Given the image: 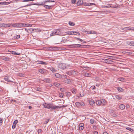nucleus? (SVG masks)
<instances>
[{
    "mask_svg": "<svg viewBox=\"0 0 134 134\" xmlns=\"http://www.w3.org/2000/svg\"><path fill=\"white\" fill-rule=\"evenodd\" d=\"M42 105L44 108L48 109H51L52 110H53L54 104L52 103H44Z\"/></svg>",
    "mask_w": 134,
    "mask_h": 134,
    "instance_id": "nucleus-1",
    "label": "nucleus"
},
{
    "mask_svg": "<svg viewBox=\"0 0 134 134\" xmlns=\"http://www.w3.org/2000/svg\"><path fill=\"white\" fill-rule=\"evenodd\" d=\"M32 25L29 24L23 23H17V27H31Z\"/></svg>",
    "mask_w": 134,
    "mask_h": 134,
    "instance_id": "nucleus-2",
    "label": "nucleus"
},
{
    "mask_svg": "<svg viewBox=\"0 0 134 134\" xmlns=\"http://www.w3.org/2000/svg\"><path fill=\"white\" fill-rule=\"evenodd\" d=\"M61 33L59 30H55L52 32L50 34V36H52L55 35H59Z\"/></svg>",
    "mask_w": 134,
    "mask_h": 134,
    "instance_id": "nucleus-3",
    "label": "nucleus"
},
{
    "mask_svg": "<svg viewBox=\"0 0 134 134\" xmlns=\"http://www.w3.org/2000/svg\"><path fill=\"white\" fill-rule=\"evenodd\" d=\"M58 67L60 69H64L66 68V64L64 63H60L58 64Z\"/></svg>",
    "mask_w": 134,
    "mask_h": 134,
    "instance_id": "nucleus-4",
    "label": "nucleus"
},
{
    "mask_svg": "<svg viewBox=\"0 0 134 134\" xmlns=\"http://www.w3.org/2000/svg\"><path fill=\"white\" fill-rule=\"evenodd\" d=\"M46 70L44 69H40L38 70V71L42 74H44L46 73Z\"/></svg>",
    "mask_w": 134,
    "mask_h": 134,
    "instance_id": "nucleus-5",
    "label": "nucleus"
},
{
    "mask_svg": "<svg viewBox=\"0 0 134 134\" xmlns=\"http://www.w3.org/2000/svg\"><path fill=\"white\" fill-rule=\"evenodd\" d=\"M30 31L34 32H39L41 31L40 29H35L31 28L30 29Z\"/></svg>",
    "mask_w": 134,
    "mask_h": 134,
    "instance_id": "nucleus-6",
    "label": "nucleus"
},
{
    "mask_svg": "<svg viewBox=\"0 0 134 134\" xmlns=\"http://www.w3.org/2000/svg\"><path fill=\"white\" fill-rule=\"evenodd\" d=\"M18 122V121L17 120H16L14 121L12 126V128L13 129H14L15 128L16 125Z\"/></svg>",
    "mask_w": 134,
    "mask_h": 134,
    "instance_id": "nucleus-7",
    "label": "nucleus"
},
{
    "mask_svg": "<svg viewBox=\"0 0 134 134\" xmlns=\"http://www.w3.org/2000/svg\"><path fill=\"white\" fill-rule=\"evenodd\" d=\"M39 4H40L38 3H35L34 4H28L27 5H25L24 6L21 7H25L29 6H30L31 5H39Z\"/></svg>",
    "mask_w": 134,
    "mask_h": 134,
    "instance_id": "nucleus-8",
    "label": "nucleus"
},
{
    "mask_svg": "<svg viewBox=\"0 0 134 134\" xmlns=\"http://www.w3.org/2000/svg\"><path fill=\"white\" fill-rule=\"evenodd\" d=\"M37 62H38L37 64H42L44 65H47V63L46 62L43 61L38 60Z\"/></svg>",
    "mask_w": 134,
    "mask_h": 134,
    "instance_id": "nucleus-9",
    "label": "nucleus"
},
{
    "mask_svg": "<svg viewBox=\"0 0 134 134\" xmlns=\"http://www.w3.org/2000/svg\"><path fill=\"white\" fill-rule=\"evenodd\" d=\"M74 45H75L74 47H75V48H80L81 46H85V45L77 44H74Z\"/></svg>",
    "mask_w": 134,
    "mask_h": 134,
    "instance_id": "nucleus-10",
    "label": "nucleus"
},
{
    "mask_svg": "<svg viewBox=\"0 0 134 134\" xmlns=\"http://www.w3.org/2000/svg\"><path fill=\"white\" fill-rule=\"evenodd\" d=\"M83 4V1L82 0H79L77 3V5H80Z\"/></svg>",
    "mask_w": 134,
    "mask_h": 134,
    "instance_id": "nucleus-11",
    "label": "nucleus"
},
{
    "mask_svg": "<svg viewBox=\"0 0 134 134\" xmlns=\"http://www.w3.org/2000/svg\"><path fill=\"white\" fill-rule=\"evenodd\" d=\"M4 27H8L11 26V24L4 23Z\"/></svg>",
    "mask_w": 134,
    "mask_h": 134,
    "instance_id": "nucleus-12",
    "label": "nucleus"
},
{
    "mask_svg": "<svg viewBox=\"0 0 134 134\" xmlns=\"http://www.w3.org/2000/svg\"><path fill=\"white\" fill-rule=\"evenodd\" d=\"M53 110H55L57 108H63L62 105L56 106L54 104L53 106Z\"/></svg>",
    "mask_w": 134,
    "mask_h": 134,
    "instance_id": "nucleus-13",
    "label": "nucleus"
},
{
    "mask_svg": "<svg viewBox=\"0 0 134 134\" xmlns=\"http://www.w3.org/2000/svg\"><path fill=\"white\" fill-rule=\"evenodd\" d=\"M64 82L65 83L69 84L71 82V81L69 79H67L64 80Z\"/></svg>",
    "mask_w": 134,
    "mask_h": 134,
    "instance_id": "nucleus-14",
    "label": "nucleus"
},
{
    "mask_svg": "<svg viewBox=\"0 0 134 134\" xmlns=\"http://www.w3.org/2000/svg\"><path fill=\"white\" fill-rule=\"evenodd\" d=\"M72 35H80V33L78 32L74 31H72Z\"/></svg>",
    "mask_w": 134,
    "mask_h": 134,
    "instance_id": "nucleus-15",
    "label": "nucleus"
},
{
    "mask_svg": "<svg viewBox=\"0 0 134 134\" xmlns=\"http://www.w3.org/2000/svg\"><path fill=\"white\" fill-rule=\"evenodd\" d=\"M43 81L46 83H49L51 81L50 79L49 78L45 79Z\"/></svg>",
    "mask_w": 134,
    "mask_h": 134,
    "instance_id": "nucleus-16",
    "label": "nucleus"
},
{
    "mask_svg": "<svg viewBox=\"0 0 134 134\" xmlns=\"http://www.w3.org/2000/svg\"><path fill=\"white\" fill-rule=\"evenodd\" d=\"M125 108V106L123 104H121L119 106V108L121 109L122 110L124 109Z\"/></svg>",
    "mask_w": 134,
    "mask_h": 134,
    "instance_id": "nucleus-17",
    "label": "nucleus"
},
{
    "mask_svg": "<svg viewBox=\"0 0 134 134\" xmlns=\"http://www.w3.org/2000/svg\"><path fill=\"white\" fill-rule=\"evenodd\" d=\"M49 69L53 72L57 71V70L53 67H51L49 68Z\"/></svg>",
    "mask_w": 134,
    "mask_h": 134,
    "instance_id": "nucleus-18",
    "label": "nucleus"
},
{
    "mask_svg": "<svg viewBox=\"0 0 134 134\" xmlns=\"http://www.w3.org/2000/svg\"><path fill=\"white\" fill-rule=\"evenodd\" d=\"M9 52H10L11 54H13L15 55H19L20 54V53H16L15 52L11 51H9Z\"/></svg>",
    "mask_w": 134,
    "mask_h": 134,
    "instance_id": "nucleus-19",
    "label": "nucleus"
},
{
    "mask_svg": "<svg viewBox=\"0 0 134 134\" xmlns=\"http://www.w3.org/2000/svg\"><path fill=\"white\" fill-rule=\"evenodd\" d=\"M129 27H126L124 28H120V29L121 30H124V31H127L129 30Z\"/></svg>",
    "mask_w": 134,
    "mask_h": 134,
    "instance_id": "nucleus-20",
    "label": "nucleus"
},
{
    "mask_svg": "<svg viewBox=\"0 0 134 134\" xmlns=\"http://www.w3.org/2000/svg\"><path fill=\"white\" fill-rule=\"evenodd\" d=\"M115 97L116 99H117L119 100L122 98V97H121L119 95H115Z\"/></svg>",
    "mask_w": 134,
    "mask_h": 134,
    "instance_id": "nucleus-21",
    "label": "nucleus"
},
{
    "mask_svg": "<svg viewBox=\"0 0 134 134\" xmlns=\"http://www.w3.org/2000/svg\"><path fill=\"white\" fill-rule=\"evenodd\" d=\"M96 104L98 105H99L102 104V102L100 100H98L96 102Z\"/></svg>",
    "mask_w": 134,
    "mask_h": 134,
    "instance_id": "nucleus-22",
    "label": "nucleus"
},
{
    "mask_svg": "<svg viewBox=\"0 0 134 134\" xmlns=\"http://www.w3.org/2000/svg\"><path fill=\"white\" fill-rule=\"evenodd\" d=\"M83 75L85 76L90 77L91 74L85 72L83 73Z\"/></svg>",
    "mask_w": 134,
    "mask_h": 134,
    "instance_id": "nucleus-23",
    "label": "nucleus"
},
{
    "mask_svg": "<svg viewBox=\"0 0 134 134\" xmlns=\"http://www.w3.org/2000/svg\"><path fill=\"white\" fill-rule=\"evenodd\" d=\"M110 11L109 10H106L102 12L103 14H109L110 13Z\"/></svg>",
    "mask_w": 134,
    "mask_h": 134,
    "instance_id": "nucleus-24",
    "label": "nucleus"
},
{
    "mask_svg": "<svg viewBox=\"0 0 134 134\" xmlns=\"http://www.w3.org/2000/svg\"><path fill=\"white\" fill-rule=\"evenodd\" d=\"M72 92L74 94H75L76 91V89L75 88H72L71 90Z\"/></svg>",
    "mask_w": 134,
    "mask_h": 134,
    "instance_id": "nucleus-25",
    "label": "nucleus"
},
{
    "mask_svg": "<svg viewBox=\"0 0 134 134\" xmlns=\"http://www.w3.org/2000/svg\"><path fill=\"white\" fill-rule=\"evenodd\" d=\"M20 36L19 35H17L16 36H14V38L15 39H18L20 37Z\"/></svg>",
    "mask_w": 134,
    "mask_h": 134,
    "instance_id": "nucleus-26",
    "label": "nucleus"
},
{
    "mask_svg": "<svg viewBox=\"0 0 134 134\" xmlns=\"http://www.w3.org/2000/svg\"><path fill=\"white\" fill-rule=\"evenodd\" d=\"M75 105L77 107H80V103L79 102H76L75 103Z\"/></svg>",
    "mask_w": 134,
    "mask_h": 134,
    "instance_id": "nucleus-27",
    "label": "nucleus"
},
{
    "mask_svg": "<svg viewBox=\"0 0 134 134\" xmlns=\"http://www.w3.org/2000/svg\"><path fill=\"white\" fill-rule=\"evenodd\" d=\"M52 6V5H45L44 7L45 8L48 9H49L51 8V7Z\"/></svg>",
    "mask_w": 134,
    "mask_h": 134,
    "instance_id": "nucleus-28",
    "label": "nucleus"
},
{
    "mask_svg": "<svg viewBox=\"0 0 134 134\" xmlns=\"http://www.w3.org/2000/svg\"><path fill=\"white\" fill-rule=\"evenodd\" d=\"M54 2V1H52V0H47V1H45L44 2V4H43L44 5L47 2Z\"/></svg>",
    "mask_w": 134,
    "mask_h": 134,
    "instance_id": "nucleus-29",
    "label": "nucleus"
},
{
    "mask_svg": "<svg viewBox=\"0 0 134 134\" xmlns=\"http://www.w3.org/2000/svg\"><path fill=\"white\" fill-rule=\"evenodd\" d=\"M69 25L71 26H73L75 25V24L74 23L71 22V21H69Z\"/></svg>",
    "mask_w": 134,
    "mask_h": 134,
    "instance_id": "nucleus-30",
    "label": "nucleus"
},
{
    "mask_svg": "<svg viewBox=\"0 0 134 134\" xmlns=\"http://www.w3.org/2000/svg\"><path fill=\"white\" fill-rule=\"evenodd\" d=\"M113 111H114L113 110H112L111 111V115L112 116H113V117H115L116 116V115L113 112Z\"/></svg>",
    "mask_w": 134,
    "mask_h": 134,
    "instance_id": "nucleus-31",
    "label": "nucleus"
},
{
    "mask_svg": "<svg viewBox=\"0 0 134 134\" xmlns=\"http://www.w3.org/2000/svg\"><path fill=\"white\" fill-rule=\"evenodd\" d=\"M94 102L93 100H90V104L92 106H93V105L94 104Z\"/></svg>",
    "mask_w": 134,
    "mask_h": 134,
    "instance_id": "nucleus-32",
    "label": "nucleus"
},
{
    "mask_svg": "<svg viewBox=\"0 0 134 134\" xmlns=\"http://www.w3.org/2000/svg\"><path fill=\"white\" fill-rule=\"evenodd\" d=\"M129 44L130 46H134V42L133 41H131Z\"/></svg>",
    "mask_w": 134,
    "mask_h": 134,
    "instance_id": "nucleus-33",
    "label": "nucleus"
},
{
    "mask_svg": "<svg viewBox=\"0 0 134 134\" xmlns=\"http://www.w3.org/2000/svg\"><path fill=\"white\" fill-rule=\"evenodd\" d=\"M76 38V39H77L78 40H79L80 41H81V42H82L83 43H86V41H84L83 40L81 39H80V38Z\"/></svg>",
    "mask_w": 134,
    "mask_h": 134,
    "instance_id": "nucleus-34",
    "label": "nucleus"
},
{
    "mask_svg": "<svg viewBox=\"0 0 134 134\" xmlns=\"http://www.w3.org/2000/svg\"><path fill=\"white\" fill-rule=\"evenodd\" d=\"M12 26L14 27H17V23H14L13 24H11V26Z\"/></svg>",
    "mask_w": 134,
    "mask_h": 134,
    "instance_id": "nucleus-35",
    "label": "nucleus"
},
{
    "mask_svg": "<svg viewBox=\"0 0 134 134\" xmlns=\"http://www.w3.org/2000/svg\"><path fill=\"white\" fill-rule=\"evenodd\" d=\"M54 84L55 86L57 87H58L60 85V84L58 82H55Z\"/></svg>",
    "mask_w": 134,
    "mask_h": 134,
    "instance_id": "nucleus-36",
    "label": "nucleus"
},
{
    "mask_svg": "<svg viewBox=\"0 0 134 134\" xmlns=\"http://www.w3.org/2000/svg\"><path fill=\"white\" fill-rule=\"evenodd\" d=\"M35 89L36 91H41V88L38 87H35Z\"/></svg>",
    "mask_w": 134,
    "mask_h": 134,
    "instance_id": "nucleus-37",
    "label": "nucleus"
},
{
    "mask_svg": "<svg viewBox=\"0 0 134 134\" xmlns=\"http://www.w3.org/2000/svg\"><path fill=\"white\" fill-rule=\"evenodd\" d=\"M71 93L69 92H67L66 93V95L67 96H70L71 95Z\"/></svg>",
    "mask_w": 134,
    "mask_h": 134,
    "instance_id": "nucleus-38",
    "label": "nucleus"
},
{
    "mask_svg": "<svg viewBox=\"0 0 134 134\" xmlns=\"http://www.w3.org/2000/svg\"><path fill=\"white\" fill-rule=\"evenodd\" d=\"M126 129L127 130H129L130 131H131V132H133V130L132 129H131V128H130L129 127H127L126 128Z\"/></svg>",
    "mask_w": 134,
    "mask_h": 134,
    "instance_id": "nucleus-39",
    "label": "nucleus"
},
{
    "mask_svg": "<svg viewBox=\"0 0 134 134\" xmlns=\"http://www.w3.org/2000/svg\"><path fill=\"white\" fill-rule=\"evenodd\" d=\"M123 53L125 54H129V55H131L132 54V53L130 52H123Z\"/></svg>",
    "mask_w": 134,
    "mask_h": 134,
    "instance_id": "nucleus-40",
    "label": "nucleus"
},
{
    "mask_svg": "<svg viewBox=\"0 0 134 134\" xmlns=\"http://www.w3.org/2000/svg\"><path fill=\"white\" fill-rule=\"evenodd\" d=\"M4 79L5 81H7L8 82H10L11 81L9 80L8 78L7 77H5V78H4Z\"/></svg>",
    "mask_w": 134,
    "mask_h": 134,
    "instance_id": "nucleus-41",
    "label": "nucleus"
},
{
    "mask_svg": "<svg viewBox=\"0 0 134 134\" xmlns=\"http://www.w3.org/2000/svg\"><path fill=\"white\" fill-rule=\"evenodd\" d=\"M119 80L120 81H124L125 79L123 77H120L119 78Z\"/></svg>",
    "mask_w": 134,
    "mask_h": 134,
    "instance_id": "nucleus-42",
    "label": "nucleus"
},
{
    "mask_svg": "<svg viewBox=\"0 0 134 134\" xmlns=\"http://www.w3.org/2000/svg\"><path fill=\"white\" fill-rule=\"evenodd\" d=\"M55 76L57 78H59L60 77V74L58 73H56L55 75Z\"/></svg>",
    "mask_w": 134,
    "mask_h": 134,
    "instance_id": "nucleus-43",
    "label": "nucleus"
},
{
    "mask_svg": "<svg viewBox=\"0 0 134 134\" xmlns=\"http://www.w3.org/2000/svg\"><path fill=\"white\" fill-rule=\"evenodd\" d=\"M118 91L120 92H121L123 91V90L122 88L121 87L118 88Z\"/></svg>",
    "mask_w": 134,
    "mask_h": 134,
    "instance_id": "nucleus-44",
    "label": "nucleus"
},
{
    "mask_svg": "<svg viewBox=\"0 0 134 134\" xmlns=\"http://www.w3.org/2000/svg\"><path fill=\"white\" fill-rule=\"evenodd\" d=\"M94 120L93 119H91L90 120V122L91 124H93L94 123Z\"/></svg>",
    "mask_w": 134,
    "mask_h": 134,
    "instance_id": "nucleus-45",
    "label": "nucleus"
},
{
    "mask_svg": "<svg viewBox=\"0 0 134 134\" xmlns=\"http://www.w3.org/2000/svg\"><path fill=\"white\" fill-rule=\"evenodd\" d=\"M64 94L62 93H59V96L60 97L62 98L63 97Z\"/></svg>",
    "mask_w": 134,
    "mask_h": 134,
    "instance_id": "nucleus-46",
    "label": "nucleus"
},
{
    "mask_svg": "<svg viewBox=\"0 0 134 134\" xmlns=\"http://www.w3.org/2000/svg\"><path fill=\"white\" fill-rule=\"evenodd\" d=\"M67 76L65 75H61V77L62 78L65 79L67 78Z\"/></svg>",
    "mask_w": 134,
    "mask_h": 134,
    "instance_id": "nucleus-47",
    "label": "nucleus"
},
{
    "mask_svg": "<svg viewBox=\"0 0 134 134\" xmlns=\"http://www.w3.org/2000/svg\"><path fill=\"white\" fill-rule=\"evenodd\" d=\"M95 4L94 3H87V6L91 5H94Z\"/></svg>",
    "mask_w": 134,
    "mask_h": 134,
    "instance_id": "nucleus-48",
    "label": "nucleus"
},
{
    "mask_svg": "<svg viewBox=\"0 0 134 134\" xmlns=\"http://www.w3.org/2000/svg\"><path fill=\"white\" fill-rule=\"evenodd\" d=\"M101 101L102 102V104H104L105 103V100L104 99H102V100H101Z\"/></svg>",
    "mask_w": 134,
    "mask_h": 134,
    "instance_id": "nucleus-49",
    "label": "nucleus"
},
{
    "mask_svg": "<svg viewBox=\"0 0 134 134\" xmlns=\"http://www.w3.org/2000/svg\"><path fill=\"white\" fill-rule=\"evenodd\" d=\"M84 126V124L83 123H80L78 125V126L82 127L83 126Z\"/></svg>",
    "mask_w": 134,
    "mask_h": 134,
    "instance_id": "nucleus-50",
    "label": "nucleus"
},
{
    "mask_svg": "<svg viewBox=\"0 0 134 134\" xmlns=\"http://www.w3.org/2000/svg\"><path fill=\"white\" fill-rule=\"evenodd\" d=\"M78 127H79V129L80 130V131H82L83 130V128H84V127L83 126H81V127H80V126H78Z\"/></svg>",
    "mask_w": 134,
    "mask_h": 134,
    "instance_id": "nucleus-51",
    "label": "nucleus"
},
{
    "mask_svg": "<svg viewBox=\"0 0 134 134\" xmlns=\"http://www.w3.org/2000/svg\"><path fill=\"white\" fill-rule=\"evenodd\" d=\"M8 59V58L5 57H3L2 58V59L4 60H7Z\"/></svg>",
    "mask_w": 134,
    "mask_h": 134,
    "instance_id": "nucleus-52",
    "label": "nucleus"
},
{
    "mask_svg": "<svg viewBox=\"0 0 134 134\" xmlns=\"http://www.w3.org/2000/svg\"><path fill=\"white\" fill-rule=\"evenodd\" d=\"M71 2L72 4H75L76 3V0H71Z\"/></svg>",
    "mask_w": 134,
    "mask_h": 134,
    "instance_id": "nucleus-53",
    "label": "nucleus"
},
{
    "mask_svg": "<svg viewBox=\"0 0 134 134\" xmlns=\"http://www.w3.org/2000/svg\"><path fill=\"white\" fill-rule=\"evenodd\" d=\"M85 104L83 102H80V107L83 106L85 105Z\"/></svg>",
    "mask_w": 134,
    "mask_h": 134,
    "instance_id": "nucleus-54",
    "label": "nucleus"
},
{
    "mask_svg": "<svg viewBox=\"0 0 134 134\" xmlns=\"http://www.w3.org/2000/svg\"><path fill=\"white\" fill-rule=\"evenodd\" d=\"M96 32L94 31H90V34H96Z\"/></svg>",
    "mask_w": 134,
    "mask_h": 134,
    "instance_id": "nucleus-55",
    "label": "nucleus"
},
{
    "mask_svg": "<svg viewBox=\"0 0 134 134\" xmlns=\"http://www.w3.org/2000/svg\"><path fill=\"white\" fill-rule=\"evenodd\" d=\"M104 8H108L111 7V8L113 7H112V6H111V5H108L106 6H104Z\"/></svg>",
    "mask_w": 134,
    "mask_h": 134,
    "instance_id": "nucleus-56",
    "label": "nucleus"
},
{
    "mask_svg": "<svg viewBox=\"0 0 134 134\" xmlns=\"http://www.w3.org/2000/svg\"><path fill=\"white\" fill-rule=\"evenodd\" d=\"M69 46L70 47H71V48H75V47H75V45H74V44H71V45H69Z\"/></svg>",
    "mask_w": 134,
    "mask_h": 134,
    "instance_id": "nucleus-57",
    "label": "nucleus"
},
{
    "mask_svg": "<svg viewBox=\"0 0 134 134\" xmlns=\"http://www.w3.org/2000/svg\"><path fill=\"white\" fill-rule=\"evenodd\" d=\"M79 95L80 96V97H82L84 95V94L83 93H80Z\"/></svg>",
    "mask_w": 134,
    "mask_h": 134,
    "instance_id": "nucleus-58",
    "label": "nucleus"
},
{
    "mask_svg": "<svg viewBox=\"0 0 134 134\" xmlns=\"http://www.w3.org/2000/svg\"><path fill=\"white\" fill-rule=\"evenodd\" d=\"M4 23H0V27H4Z\"/></svg>",
    "mask_w": 134,
    "mask_h": 134,
    "instance_id": "nucleus-59",
    "label": "nucleus"
},
{
    "mask_svg": "<svg viewBox=\"0 0 134 134\" xmlns=\"http://www.w3.org/2000/svg\"><path fill=\"white\" fill-rule=\"evenodd\" d=\"M91 88H92V90H94L96 88V87L94 86H91Z\"/></svg>",
    "mask_w": 134,
    "mask_h": 134,
    "instance_id": "nucleus-60",
    "label": "nucleus"
},
{
    "mask_svg": "<svg viewBox=\"0 0 134 134\" xmlns=\"http://www.w3.org/2000/svg\"><path fill=\"white\" fill-rule=\"evenodd\" d=\"M72 31H69L67 32V34L68 35H72Z\"/></svg>",
    "mask_w": 134,
    "mask_h": 134,
    "instance_id": "nucleus-61",
    "label": "nucleus"
},
{
    "mask_svg": "<svg viewBox=\"0 0 134 134\" xmlns=\"http://www.w3.org/2000/svg\"><path fill=\"white\" fill-rule=\"evenodd\" d=\"M129 27V30H134V28L133 27L130 26Z\"/></svg>",
    "mask_w": 134,
    "mask_h": 134,
    "instance_id": "nucleus-62",
    "label": "nucleus"
},
{
    "mask_svg": "<svg viewBox=\"0 0 134 134\" xmlns=\"http://www.w3.org/2000/svg\"><path fill=\"white\" fill-rule=\"evenodd\" d=\"M49 119H47V120L46 121L44 122V124H47L49 122Z\"/></svg>",
    "mask_w": 134,
    "mask_h": 134,
    "instance_id": "nucleus-63",
    "label": "nucleus"
},
{
    "mask_svg": "<svg viewBox=\"0 0 134 134\" xmlns=\"http://www.w3.org/2000/svg\"><path fill=\"white\" fill-rule=\"evenodd\" d=\"M38 133H40L41 132H42V130L41 129H39L38 130Z\"/></svg>",
    "mask_w": 134,
    "mask_h": 134,
    "instance_id": "nucleus-64",
    "label": "nucleus"
}]
</instances>
